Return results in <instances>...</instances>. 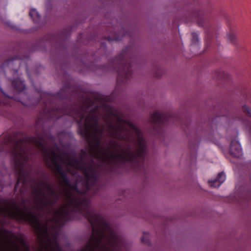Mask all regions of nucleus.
<instances>
[{"label":"nucleus","instance_id":"f257e3e1","mask_svg":"<svg viewBox=\"0 0 251 251\" xmlns=\"http://www.w3.org/2000/svg\"><path fill=\"white\" fill-rule=\"evenodd\" d=\"M32 142L42 152L47 163L50 162L62 175L65 185V204L56 210L52 208L60 193L48 181L41 179L35 182L32 189V209L25 207L24 201L21 204L7 201L0 206V214L30 223L39 238L48 239L46 243L42 241L41 251H61L56 236L50 238V229L54 230L60 222L67 220L70 212L78 211L87 218L92 227L91 237L82 251H119V236L105 219L90 209L88 200L83 195L96 183L92 169L74 153H61L56 147L49 148L41 139Z\"/></svg>","mask_w":251,"mask_h":251},{"label":"nucleus","instance_id":"f03ea898","mask_svg":"<svg viewBox=\"0 0 251 251\" xmlns=\"http://www.w3.org/2000/svg\"><path fill=\"white\" fill-rule=\"evenodd\" d=\"M81 109L75 115L80 125V134L88 143L92 156L107 164L116 160L139 163L143 161L146 142L139 129L129 121L119 115L116 122L107 121L100 129L96 110L88 113Z\"/></svg>","mask_w":251,"mask_h":251},{"label":"nucleus","instance_id":"7ed1b4c3","mask_svg":"<svg viewBox=\"0 0 251 251\" xmlns=\"http://www.w3.org/2000/svg\"><path fill=\"white\" fill-rule=\"evenodd\" d=\"M12 146L10 153L15 163L17 173V181L15 188L17 189L20 184L22 187L25 185L26 174L24 171V165L28 157V149L25 141L19 140L11 143Z\"/></svg>","mask_w":251,"mask_h":251},{"label":"nucleus","instance_id":"20e7f679","mask_svg":"<svg viewBox=\"0 0 251 251\" xmlns=\"http://www.w3.org/2000/svg\"><path fill=\"white\" fill-rule=\"evenodd\" d=\"M24 251H29L26 246H24ZM0 251H21V250L13 235L8 234V237H5L1 239Z\"/></svg>","mask_w":251,"mask_h":251},{"label":"nucleus","instance_id":"39448f33","mask_svg":"<svg viewBox=\"0 0 251 251\" xmlns=\"http://www.w3.org/2000/svg\"><path fill=\"white\" fill-rule=\"evenodd\" d=\"M230 151L231 154L235 157H239L242 156V150L238 141L234 140L231 141Z\"/></svg>","mask_w":251,"mask_h":251},{"label":"nucleus","instance_id":"423d86ee","mask_svg":"<svg viewBox=\"0 0 251 251\" xmlns=\"http://www.w3.org/2000/svg\"><path fill=\"white\" fill-rule=\"evenodd\" d=\"M226 178V177L225 174L222 172L218 174L216 179L213 181L209 180L208 183L211 187L218 188L221 184L225 181Z\"/></svg>","mask_w":251,"mask_h":251},{"label":"nucleus","instance_id":"0eeeda50","mask_svg":"<svg viewBox=\"0 0 251 251\" xmlns=\"http://www.w3.org/2000/svg\"><path fill=\"white\" fill-rule=\"evenodd\" d=\"M165 117L166 115L165 114L155 112L151 115V121L153 123H160L163 122Z\"/></svg>","mask_w":251,"mask_h":251},{"label":"nucleus","instance_id":"6e6552de","mask_svg":"<svg viewBox=\"0 0 251 251\" xmlns=\"http://www.w3.org/2000/svg\"><path fill=\"white\" fill-rule=\"evenodd\" d=\"M15 89L19 92H21L25 89V85L24 82L21 80H17L16 84L13 82Z\"/></svg>","mask_w":251,"mask_h":251},{"label":"nucleus","instance_id":"1a4fd4ad","mask_svg":"<svg viewBox=\"0 0 251 251\" xmlns=\"http://www.w3.org/2000/svg\"><path fill=\"white\" fill-rule=\"evenodd\" d=\"M29 15L35 22H37L39 19L40 16L35 9H32L30 10Z\"/></svg>","mask_w":251,"mask_h":251},{"label":"nucleus","instance_id":"9d476101","mask_svg":"<svg viewBox=\"0 0 251 251\" xmlns=\"http://www.w3.org/2000/svg\"><path fill=\"white\" fill-rule=\"evenodd\" d=\"M192 39L191 46L197 43L199 41L198 35L194 32L192 33Z\"/></svg>","mask_w":251,"mask_h":251},{"label":"nucleus","instance_id":"9b49d317","mask_svg":"<svg viewBox=\"0 0 251 251\" xmlns=\"http://www.w3.org/2000/svg\"><path fill=\"white\" fill-rule=\"evenodd\" d=\"M243 110L244 112L250 117H251V109L246 105H244L243 107Z\"/></svg>","mask_w":251,"mask_h":251},{"label":"nucleus","instance_id":"f8f14e48","mask_svg":"<svg viewBox=\"0 0 251 251\" xmlns=\"http://www.w3.org/2000/svg\"><path fill=\"white\" fill-rule=\"evenodd\" d=\"M141 240H142V242H143V243H144V242H145V241H144V239H143V238H142Z\"/></svg>","mask_w":251,"mask_h":251},{"label":"nucleus","instance_id":"ddd939ff","mask_svg":"<svg viewBox=\"0 0 251 251\" xmlns=\"http://www.w3.org/2000/svg\"><path fill=\"white\" fill-rule=\"evenodd\" d=\"M0 91L2 92V90H1V89H0Z\"/></svg>","mask_w":251,"mask_h":251}]
</instances>
